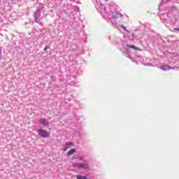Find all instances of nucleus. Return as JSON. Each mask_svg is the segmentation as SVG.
Instances as JSON below:
<instances>
[{
	"instance_id": "obj_1",
	"label": "nucleus",
	"mask_w": 179,
	"mask_h": 179,
	"mask_svg": "<svg viewBox=\"0 0 179 179\" xmlns=\"http://www.w3.org/2000/svg\"><path fill=\"white\" fill-rule=\"evenodd\" d=\"M38 134L42 138H49L50 137V132L47 131V130L39 129H38Z\"/></svg>"
},
{
	"instance_id": "obj_2",
	"label": "nucleus",
	"mask_w": 179,
	"mask_h": 179,
	"mask_svg": "<svg viewBox=\"0 0 179 179\" xmlns=\"http://www.w3.org/2000/svg\"><path fill=\"white\" fill-rule=\"evenodd\" d=\"M73 166L76 169H89V166L87 165V164L74 163L73 164Z\"/></svg>"
},
{
	"instance_id": "obj_3",
	"label": "nucleus",
	"mask_w": 179,
	"mask_h": 179,
	"mask_svg": "<svg viewBox=\"0 0 179 179\" xmlns=\"http://www.w3.org/2000/svg\"><path fill=\"white\" fill-rule=\"evenodd\" d=\"M39 123L44 127H48V125H50V122H48V120L45 118H41L39 120Z\"/></svg>"
},
{
	"instance_id": "obj_4",
	"label": "nucleus",
	"mask_w": 179,
	"mask_h": 179,
	"mask_svg": "<svg viewBox=\"0 0 179 179\" xmlns=\"http://www.w3.org/2000/svg\"><path fill=\"white\" fill-rule=\"evenodd\" d=\"M40 12H41V9H38L34 13V19L36 23H38V20L40 19Z\"/></svg>"
},
{
	"instance_id": "obj_5",
	"label": "nucleus",
	"mask_w": 179,
	"mask_h": 179,
	"mask_svg": "<svg viewBox=\"0 0 179 179\" xmlns=\"http://www.w3.org/2000/svg\"><path fill=\"white\" fill-rule=\"evenodd\" d=\"M158 68L159 69H162V71H170V69H173V68L169 65H162L161 66H159Z\"/></svg>"
},
{
	"instance_id": "obj_6",
	"label": "nucleus",
	"mask_w": 179,
	"mask_h": 179,
	"mask_svg": "<svg viewBox=\"0 0 179 179\" xmlns=\"http://www.w3.org/2000/svg\"><path fill=\"white\" fill-rule=\"evenodd\" d=\"M66 148H64V152H66L68 149H71V148H73V143H66Z\"/></svg>"
},
{
	"instance_id": "obj_7",
	"label": "nucleus",
	"mask_w": 179,
	"mask_h": 179,
	"mask_svg": "<svg viewBox=\"0 0 179 179\" xmlns=\"http://www.w3.org/2000/svg\"><path fill=\"white\" fill-rule=\"evenodd\" d=\"M73 153H76V150L75 149H71L70 150L68 153H67V155L68 156H72V155H73Z\"/></svg>"
},
{
	"instance_id": "obj_8",
	"label": "nucleus",
	"mask_w": 179,
	"mask_h": 179,
	"mask_svg": "<svg viewBox=\"0 0 179 179\" xmlns=\"http://www.w3.org/2000/svg\"><path fill=\"white\" fill-rule=\"evenodd\" d=\"M127 47H128L129 48H132L133 50H135L136 51L139 50V49L134 45H127Z\"/></svg>"
},
{
	"instance_id": "obj_9",
	"label": "nucleus",
	"mask_w": 179,
	"mask_h": 179,
	"mask_svg": "<svg viewBox=\"0 0 179 179\" xmlns=\"http://www.w3.org/2000/svg\"><path fill=\"white\" fill-rule=\"evenodd\" d=\"M76 178L77 179H87V178H86V177L82 176H77Z\"/></svg>"
},
{
	"instance_id": "obj_10",
	"label": "nucleus",
	"mask_w": 179,
	"mask_h": 179,
	"mask_svg": "<svg viewBox=\"0 0 179 179\" xmlns=\"http://www.w3.org/2000/svg\"><path fill=\"white\" fill-rule=\"evenodd\" d=\"M48 48H50V46H46L43 48L44 51H47V50H48Z\"/></svg>"
},
{
	"instance_id": "obj_11",
	"label": "nucleus",
	"mask_w": 179,
	"mask_h": 179,
	"mask_svg": "<svg viewBox=\"0 0 179 179\" xmlns=\"http://www.w3.org/2000/svg\"><path fill=\"white\" fill-rule=\"evenodd\" d=\"M175 30H178V31H179V29L178 28H175Z\"/></svg>"
},
{
	"instance_id": "obj_12",
	"label": "nucleus",
	"mask_w": 179,
	"mask_h": 179,
	"mask_svg": "<svg viewBox=\"0 0 179 179\" xmlns=\"http://www.w3.org/2000/svg\"><path fill=\"white\" fill-rule=\"evenodd\" d=\"M80 159V160H83V158H79Z\"/></svg>"
},
{
	"instance_id": "obj_13",
	"label": "nucleus",
	"mask_w": 179,
	"mask_h": 179,
	"mask_svg": "<svg viewBox=\"0 0 179 179\" xmlns=\"http://www.w3.org/2000/svg\"><path fill=\"white\" fill-rule=\"evenodd\" d=\"M106 1V2H108V0H105Z\"/></svg>"
},
{
	"instance_id": "obj_14",
	"label": "nucleus",
	"mask_w": 179,
	"mask_h": 179,
	"mask_svg": "<svg viewBox=\"0 0 179 179\" xmlns=\"http://www.w3.org/2000/svg\"><path fill=\"white\" fill-rule=\"evenodd\" d=\"M123 29H125V27H123Z\"/></svg>"
}]
</instances>
